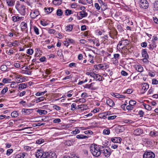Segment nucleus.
Returning a JSON list of instances; mask_svg holds the SVG:
<instances>
[{
  "instance_id": "nucleus-11",
  "label": "nucleus",
  "mask_w": 158,
  "mask_h": 158,
  "mask_svg": "<svg viewBox=\"0 0 158 158\" xmlns=\"http://www.w3.org/2000/svg\"><path fill=\"white\" fill-rule=\"evenodd\" d=\"M22 112L23 114L28 115L32 112V109L23 108L22 109Z\"/></svg>"
},
{
  "instance_id": "nucleus-61",
  "label": "nucleus",
  "mask_w": 158,
  "mask_h": 158,
  "mask_svg": "<svg viewBox=\"0 0 158 158\" xmlns=\"http://www.w3.org/2000/svg\"><path fill=\"white\" fill-rule=\"evenodd\" d=\"M69 156V158H80V157L78 155H76L75 154L71 155Z\"/></svg>"
},
{
  "instance_id": "nucleus-53",
  "label": "nucleus",
  "mask_w": 158,
  "mask_h": 158,
  "mask_svg": "<svg viewBox=\"0 0 158 158\" xmlns=\"http://www.w3.org/2000/svg\"><path fill=\"white\" fill-rule=\"evenodd\" d=\"M56 32V31L52 29H49L48 30V33L50 34H54Z\"/></svg>"
},
{
  "instance_id": "nucleus-8",
  "label": "nucleus",
  "mask_w": 158,
  "mask_h": 158,
  "mask_svg": "<svg viewBox=\"0 0 158 158\" xmlns=\"http://www.w3.org/2000/svg\"><path fill=\"white\" fill-rule=\"evenodd\" d=\"M39 11L37 10H34L33 12H31L30 16L32 19H34L39 15Z\"/></svg>"
},
{
  "instance_id": "nucleus-20",
  "label": "nucleus",
  "mask_w": 158,
  "mask_h": 158,
  "mask_svg": "<svg viewBox=\"0 0 158 158\" xmlns=\"http://www.w3.org/2000/svg\"><path fill=\"white\" fill-rule=\"evenodd\" d=\"M45 99L44 97H41L39 98H37L35 99V101L36 103H38L39 102L43 101Z\"/></svg>"
},
{
  "instance_id": "nucleus-29",
  "label": "nucleus",
  "mask_w": 158,
  "mask_h": 158,
  "mask_svg": "<svg viewBox=\"0 0 158 158\" xmlns=\"http://www.w3.org/2000/svg\"><path fill=\"white\" fill-rule=\"evenodd\" d=\"M11 116L13 118H16L18 116V114L17 111H13L11 114Z\"/></svg>"
},
{
  "instance_id": "nucleus-56",
  "label": "nucleus",
  "mask_w": 158,
  "mask_h": 158,
  "mask_svg": "<svg viewBox=\"0 0 158 158\" xmlns=\"http://www.w3.org/2000/svg\"><path fill=\"white\" fill-rule=\"evenodd\" d=\"M61 122V120L60 118H56L54 119L53 122L54 123H59Z\"/></svg>"
},
{
  "instance_id": "nucleus-1",
  "label": "nucleus",
  "mask_w": 158,
  "mask_h": 158,
  "mask_svg": "<svg viewBox=\"0 0 158 158\" xmlns=\"http://www.w3.org/2000/svg\"><path fill=\"white\" fill-rule=\"evenodd\" d=\"M103 148L102 146H94L92 147L90 149V152L93 156L95 157H98L101 154V151H102Z\"/></svg>"
},
{
  "instance_id": "nucleus-32",
  "label": "nucleus",
  "mask_w": 158,
  "mask_h": 158,
  "mask_svg": "<svg viewBox=\"0 0 158 158\" xmlns=\"http://www.w3.org/2000/svg\"><path fill=\"white\" fill-rule=\"evenodd\" d=\"M26 155V153L23 152L17 156L15 158H23Z\"/></svg>"
},
{
  "instance_id": "nucleus-41",
  "label": "nucleus",
  "mask_w": 158,
  "mask_h": 158,
  "mask_svg": "<svg viewBox=\"0 0 158 158\" xmlns=\"http://www.w3.org/2000/svg\"><path fill=\"white\" fill-rule=\"evenodd\" d=\"M8 91V88L7 87H5L4 89L1 91V94H5Z\"/></svg>"
},
{
  "instance_id": "nucleus-2",
  "label": "nucleus",
  "mask_w": 158,
  "mask_h": 158,
  "mask_svg": "<svg viewBox=\"0 0 158 158\" xmlns=\"http://www.w3.org/2000/svg\"><path fill=\"white\" fill-rule=\"evenodd\" d=\"M103 148L102 151H101V153L103 154L106 157H109L111 154L110 149L108 147H104L102 146Z\"/></svg>"
},
{
  "instance_id": "nucleus-59",
  "label": "nucleus",
  "mask_w": 158,
  "mask_h": 158,
  "mask_svg": "<svg viewBox=\"0 0 158 158\" xmlns=\"http://www.w3.org/2000/svg\"><path fill=\"white\" fill-rule=\"evenodd\" d=\"M123 122L125 123H132L133 122L131 120L127 119L124 120Z\"/></svg>"
},
{
  "instance_id": "nucleus-58",
  "label": "nucleus",
  "mask_w": 158,
  "mask_h": 158,
  "mask_svg": "<svg viewBox=\"0 0 158 158\" xmlns=\"http://www.w3.org/2000/svg\"><path fill=\"white\" fill-rule=\"evenodd\" d=\"M114 97H115L117 98H119V94L116 93H113L111 94Z\"/></svg>"
},
{
  "instance_id": "nucleus-15",
  "label": "nucleus",
  "mask_w": 158,
  "mask_h": 158,
  "mask_svg": "<svg viewBox=\"0 0 158 158\" xmlns=\"http://www.w3.org/2000/svg\"><path fill=\"white\" fill-rule=\"evenodd\" d=\"M143 133L142 130L140 128L135 130L134 131V134L136 135H139Z\"/></svg>"
},
{
  "instance_id": "nucleus-33",
  "label": "nucleus",
  "mask_w": 158,
  "mask_h": 158,
  "mask_svg": "<svg viewBox=\"0 0 158 158\" xmlns=\"http://www.w3.org/2000/svg\"><path fill=\"white\" fill-rule=\"evenodd\" d=\"M73 28V26L72 25H69L66 27V31H71Z\"/></svg>"
},
{
  "instance_id": "nucleus-42",
  "label": "nucleus",
  "mask_w": 158,
  "mask_h": 158,
  "mask_svg": "<svg viewBox=\"0 0 158 158\" xmlns=\"http://www.w3.org/2000/svg\"><path fill=\"white\" fill-rule=\"evenodd\" d=\"M33 52V50L32 49H28L27 50V53L28 54L31 55Z\"/></svg>"
},
{
  "instance_id": "nucleus-49",
  "label": "nucleus",
  "mask_w": 158,
  "mask_h": 158,
  "mask_svg": "<svg viewBox=\"0 0 158 158\" xmlns=\"http://www.w3.org/2000/svg\"><path fill=\"white\" fill-rule=\"evenodd\" d=\"M152 84L153 85H157L158 84V81L156 79L154 78L152 80Z\"/></svg>"
},
{
  "instance_id": "nucleus-44",
  "label": "nucleus",
  "mask_w": 158,
  "mask_h": 158,
  "mask_svg": "<svg viewBox=\"0 0 158 158\" xmlns=\"http://www.w3.org/2000/svg\"><path fill=\"white\" fill-rule=\"evenodd\" d=\"M44 142V139H38L36 141V143L38 144H40L41 143Z\"/></svg>"
},
{
  "instance_id": "nucleus-40",
  "label": "nucleus",
  "mask_w": 158,
  "mask_h": 158,
  "mask_svg": "<svg viewBox=\"0 0 158 158\" xmlns=\"http://www.w3.org/2000/svg\"><path fill=\"white\" fill-rule=\"evenodd\" d=\"M34 31L36 35H38L39 34V29L37 27H34Z\"/></svg>"
},
{
  "instance_id": "nucleus-60",
  "label": "nucleus",
  "mask_w": 158,
  "mask_h": 158,
  "mask_svg": "<svg viewBox=\"0 0 158 158\" xmlns=\"http://www.w3.org/2000/svg\"><path fill=\"white\" fill-rule=\"evenodd\" d=\"M76 64L74 63H70L69 64V66L70 67H74L76 68Z\"/></svg>"
},
{
  "instance_id": "nucleus-10",
  "label": "nucleus",
  "mask_w": 158,
  "mask_h": 158,
  "mask_svg": "<svg viewBox=\"0 0 158 158\" xmlns=\"http://www.w3.org/2000/svg\"><path fill=\"white\" fill-rule=\"evenodd\" d=\"M19 13L23 15H24L26 12L25 6L24 5H22L18 10Z\"/></svg>"
},
{
  "instance_id": "nucleus-47",
  "label": "nucleus",
  "mask_w": 158,
  "mask_h": 158,
  "mask_svg": "<svg viewBox=\"0 0 158 158\" xmlns=\"http://www.w3.org/2000/svg\"><path fill=\"white\" fill-rule=\"evenodd\" d=\"M103 133L105 135H109L110 133V130L109 129H104L103 130Z\"/></svg>"
},
{
  "instance_id": "nucleus-37",
  "label": "nucleus",
  "mask_w": 158,
  "mask_h": 158,
  "mask_svg": "<svg viewBox=\"0 0 158 158\" xmlns=\"http://www.w3.org/2000/svg\"><path fill=\"white\" fill-rule=\"evenodd\" d=\"M73 77V74H71L69 76H67L66 77H65L64 78H63L62 80H67L69 79H71Z\"/></svg>"
},
{
  "instance_id": "nucleus-6",
  "label": "nucleus",
  "mask_w": 158,
  "mask_h": 158,
  "mask_svg": "<svg viewBox=\"0 0 158 158\" xmlns=\"http://www.w3.org/2000/svg\"><path fill=\"white\" fill-rule=\"evenodd\" d=\"M44 152L43 150H38L37 152H36L35 156L37 158H44Z\"/></svg>"
},
{
  "instance_id": "nucleus-48",
  "label": "nucleus",
  "mask_w": 158,
  "mask_h": 158,
  "mask_svg": "<svg viewBox=\"0 0 158 158\" xmlns=\"http://www.w3.org/2000/svg\"><path fill=\"white\" fill-rule=\"evenodd\" d=\"M150 135L151 136H156L157 135V133L156 131L154 132L153 131H151L150 133Z\"/></svg>"
},
{
  "instance_id": "nucleus-55",
  "label": "nucleus",
  "mask_w": 158,
  "mask_h": 158,
  "mask_svg": "<svg viewBox=\"0 0 158 158\" xmlns=\"http://www.w3.org/2000/svg\"><path fill=\"white\" fill-rule=\"evenodd\" d=\"M144 114V112L142 110H140L138 112V114L140 115V117H143Z\"/></svg>"
},
{
  "instance_id": "nucleus-51",
  "label": "nucleus",
  "mask_w": 158,
  "mask_h": 158,
  "mask_svg": "<svg viewBox=\"0 0 158 158\" xmlns=\"http://www.w3.org/2000/svg\"><path fill=\"white\" fill-rule=\"evenodd\" d=\"M76 104L75 103H73L71 106V109L72 110H74L76 109Z\"/></svg>"
},
{
  "instance_id": "nucleus-63",
  "label": "nucleus",
  "mask_w": 158,
  "mask_h": 158,
  "mask_svg": "<svg viewBox=\"0 0 158 158\" xmlns=\"http://www.w3.org/2000/svg\"><path fill=\"white\" fill-rule=\"evenodd\" d=\"M119 56L120 55L118 54H115L114 55V57L116 60H117L118 59Z\"/></svg>"
},
{
  "instance_id": "nucleus-24",
  "label": "nucleus",
  "mask_w": 158,
  "mask_h": 158,
  "mask_svg": "<svg viewBox=\"0 0 158 158\" xmlns=\"http://www.w3.org/2000/svg\"><path fill=\"white\" fill-rule=\"evenodd\" d=\"M44 9L45 10V12L48 14L51 13L52 11L54 9L53 8L51 7H48L47 8L45 7L44 8Z\"/></svg>"
},
{
  "instance_id": "nucleus-38",
  "label": "nucleus",
  "mask_w": 158,
  "mask_h": 158,
  "mask_svg": "<svg viewBox=\"0 0 158 158\" xmlns=\"http://www.w3.org/2000/svg\"><path fill=\"white\" fill-rule=\"evenodd\" d=\"M107 113L108 112H107L106 113H104L105 114L104 115V114L103 113H102V114H100L99 115V117L100 118H103L104 119H105L106 118V117H105V114H106V115H108V114H107Z\"/></svg>"
},
{
  "instance_id": "nucleus-7",
  "label": "nucleus",
  "mask_w": 158,
  "mask_h": 158,
  "mask_svg": "<svg viewBox=\"0 0 158 158\" xmlns=\"http://www.w3.org/2000/svg\"><path fill=\"white\" fill-rule=\"evenodd\" d=\"M107 65H104L103 64H99L96 65L94 66V68L95 69H98L105 70L107 68Z\"/></svg>"
},
{
  "instance_id": "nucleus-25",
  "label": "nucleus",
  "mask_w": 158,
  "mask_h": 158,
  "mask_svg": "<svg viewBox=\"0 0 158 158\" xmlns=\"http://www.w3.org/2000/svg\"><path fill=\"white\" fill-rule=\"evenodd\" d=\"M76 138L79 139H82L88 138V137L87 136L84 135L80 134L77 135Z\"/></svg>"
},
{
  "instance_id": "nucleus-43",
  "label": "nucleus",
  "mask_w": 158,
  "mask_h": 158,
  "mask_svg": "<svg viewBox=\"0 0 158 158\" xmlns=\"http://www.w3.org/2000/svg\"><path fill=\"white\" fill-rule=\"evenodd\" d=\"M53 108L55 109L56 110H61V108L59 106H57L56 105H55L53 106Z\"/></svg>"
},
{
  "instance_id": "nucleus-36",
  "label": "nucleus",
  "mask_w": 158,
  "mask_h": 158,
  "mask_svg": "<svg viewBox=\"0 0 158 158\" xmlns=\"http://www.w3.org/2000/svg\"><path fill=\"white\" fill-rule=\"evenodd\" d=\"M66 42H67V44H69V43H74L75 41L73 39H68L66 40Z\"/></svg>"
},
{
  "instance_id": "nucleus-57",
  "label": "nucleus",
  "mask_w": 158,
  "mask_h": 158,
  "mask_svg": "<svg viewBox=\"0 0 158 158\" xmlns=\"http://www.w3.org/2000/svg\"><path fill=\"white\" fill-rule=\"evenodd\" d=\"M10 79L6 78H3L2 80V82L4 83H7L9 82Z\"/></svg>"
},
{
  "instance_id": "nucleus-28",
  "label": "nucleus",
  "mask_w": 158,
  "mask_h": 158,
  "mask_svg": "<svg viewBox=\"0 0 158 158\" xmlns=\"http://www.w3.org/2000/svg\"><path fill=\"white\" fill-rule=\"evenodd\" d=\"M102 77L101 75L99 74H96L94 79L96 80L101 81H102Z\"/></svg>"
},
{
  "instance_id": "nucleus-35",
  "label": "nucleus",
  "mask_w": 158,
  "mask_h": 158,
  "mask_svg": "<svg viewBox=\"0 0 158 158\" xmlns=\"http://www.w3.org/2000/svg\"><path fill=\"white\" fill-rule=\"evenodd\" d=\"M65 14L66 15H69L72 14V11L69 9L66 10H65Z\"/></svg>"
},
{
  "instance_id": "nucleus-22",
  "label": "nucleus",
  "mask_w": 158,
  "mask_h": 158,
  "mask_svg": "<svg viewBox=\"0 0 158 158\" xmlns=\"http://www.w3.org/2000/svg\"><path fill=\"white\" fill-rule=\"evenodd\" d=\"M135 68L136 70L139 72H141L143 71V68L139 65H136Z\"/></svg>"
},
{
  "instance_id": "nucleus-17",
  "label": "nucleus",
  "mask_w": 158,
  "mask_h": 158,
  "mask_svg": "<svg viewBox=\"0 0 158 158\" xmlns=\"http://www.w3.org/2000/svg\"><path fill=\"white\" fill-rule=\"evenodd\" d=\"M6 2L9 6L11 7L14 6L15 1L14 0H6Z\"/></svg>"
},
{
  "instance_id": "nucleus-27",
  "label": "nucleus",
  "mask_w": 158,
  "mask_h": 158,
  "mask_svg": "<svg viewBox=\"0 0 158 158\" xmlns=\"http://www.w3.org/2000/svg\"><path fill=\"white\" fill-rule=\"evenodd\" d=\"M27 87V84L25 83L20 84L19 85V89H23Z\"/></svg>"
},
{
  "instance_id": "nucleus-54",
  "label": "nucleus",
  "mask_w": 158,
  "mask_h": 158,
  "mask_svg": "<svg viewBox=\"0 0 158 158\" xmlns=\"http://www.w3.org/2000/svg\"><path fill=\"white\" fill-rule=\"evenodd\" d=\"M40 24L43 26H45L48 24L46 21H41Z\"/></svg>"
},
{
  "instance_id": "nucleus-46",
  "label": "nucleus",
  "mask_w": 158,
  "mask_h": 158,
  "mask_svg": "<svg viewBox=\"0 0 158 158\" xmlns=\"http://www.w3.org/2000/svg\"><path fill=\"white\" fill-rule=\"evenodd\" d=\"M134 107L130 105V104L126 106V109L128 110H133Z\"/></svg>"
},
{
  "instance_id": "nucleus-64",
  "label": "nucleus",
  "mask_w": 158,
  "mask_h": 158,
  "mask_svg": "<svg viewBox=\"0 0 158 158\" xmlns=\"http://www.w3.org/2000/svg\"><path fill=\"white\" fill-rule=\"evenodd\" d=\"M116 117V116L115 115H113V116H108L107 118L108 120H111V119H114V118H115Z\"/></svg>"
},
{
  "instance_id": "nucleus-19",
  "label": "nucleus",
  "mask_w": 158,
  "mask_h": 158,
  "mask_svg": "<svg viewBox=\"0 0 158 158\" xmlns=\"http://www.w3.org/2000/svg\"><path fill=\"white\" fill-rule=\"evenodd\" d=\"M148 46L149 49L151 51H152L153 50V49L155 48L156 47V45L155 43V42L154 41H153L152 43V44L149 45H148Z\"/></svg>"
},
{
  "instance_id": "nucleus-16",
  "label": "nucleus",
  "mask_w": 158,
  "mask_h": 158,
  "mask_svg": "<svg viewBox=\"0 0 158 158\" xmlns=\"http://www.w3.org/2000/svg\"><path fill=\"white\" fill-rule=\"evenodd\" d=\"M142 55L144 58H148L149 56L146 49H143L142 51Z\"/></svg>"
},
{
  "instance_id": "nucleus-30",
  "label": "nucleus",
  "mask_w": 158,
  "mask_h": 158,
  "mask_svg": "<svg viewBox=\"0 0 158 158\" xmlns=\"http://www.w3.org/2000/svg\"><path fill=\"white\" fill-rule=\"evenodd\" d=\"M7 69V66L6 65H2L0 67V69L2 71H6Z\"/></svg>"
},
{
  "instance_id": "nucleus-45",
  "label": "nucleus",
  "mask_w": 158,
  "mask_h": 158,
  "mask_svg": "<svg viewBox=\"0 0 158 158\" xmlns=\"http://www.w3.org/2000/svg\"><path fill=\"white\" fill-rule=\"evenodd\" d=\"M94 84V83L93 82V83H91L89 85L88 84H86L85 85V86H84V88L90 89L92 86V85L93 84Z\"/></svg>"
},
{
  "instance_id": "nucleus-3",
  "label": "nucleus",
  "mask_w": 158,
  "mask_h": 158,
  "mask_svg": "<svg viewBox=\"0 0 158 158\" xmlns=\"http://www.w3.org/2000/svg\"><path fill=\"white\" fill-rule=\"evenodd\" d=\"M149 4L146 0H140V6L141 8L144 9L148 8L149 6Z\"/></svg>"
},
{
  "instance_id": "nucleus-12",
  "label": "nucleus",
  "mask_w": 158,
  "mask_h": 158,
  "mask_svg": "<svg viewBox=\"0 0 158 158\" xmlns=\"http://www.w3.org/2000/svg\"><path fill=\"white\" fill-rule=\"evenodd\" d=\"M141 87L142 88V91L145 92V91H147V90L148 89L149 85L147 83H144L143 84H142Z\"/></svg>"
},
{
  "instance_id": "nucleus-14",
  "label": "nucleus",
  "mask_w": 158,
  "mask_h": 158,
  "mask_svg": "<svg viewBox=\"0 0 158 158\" xmlns=\"http://www.w3.org/2000/svg\"><path fill=\"white\" fill-rule=\"evenodd\" d=\"M106 103L110 107H113L114 105V103L113 100L109 98L107 99Z\"/></svg>"
},
{
  "instance_id": "nucleus-39",
  "label": "nucleus",
  "mask_w": 158,
  "mask_h": 158,
  "mask_svg": "<svg viewBox=\"0 0 158 158\" xmlns=\"http://www.w3.org/2000/svg\"><path fill=\"white\" fill-rule=\"evenodd\" d=\"M129 104L134 107V106L136 104V102L134 100H130L129 102Z\"/></svg>"
},
{
  "instance_id": "nucleus-52",
  "label": "nucleus",
  "mask_w": 158,
  "mask_h": 158,
  "mask_svg": "<svg viewBox=\"0 0 158 158\" xmlns=\"http://www.w3.org/2000/svg\"><path fill=\"white\" fill-rule=\"evenodd\" d=\"M13 150L12 149H10L7 151L6 154L7 155H10L13 152Z\"/></svg>"
},
{
  "instance_id": "nucleus-62",
  "label": "nucleus",
  "mask_w": 158,
  "mask_h": 158,
  "mask_svg": "<svg viewBox=\"0 0 158 158\" xmlns=\"http://www.w3.org/2000/svg\"><path fill=\"white\" fill-rule=\"evenodd\" d=\"M121 74L123 76H126L128 75V73L124 70H122L121 72Z\"/></svg>"
},
{
  "instance_id": "nucleus-23",
  "label": "nucleus",
  "mask_w": 158,
  "mask_h": 158,
  "mask_svg": "<svg viewBox=\"0 0 158 158\" xmlns=\"http://www.w3.org/2000/svg\"><path fill=\"white\" fill-rule=\"evenodd\" d=\"M62 2L61 0H54L53 1V3L55 5H59Z\"/></svg>"
},
{
  "instance_id": "nucleus-5",
  "label": "nucleus",
  "mask_w": 158,
  "mask_h": 158,
  "mask_svg": "<svg viewBox=\"0 0 158 158\" xmlns=\"http://www.w3.org/2000/svg\"><path fill=\"white\" fill-rule=\"evenodd\" d=\"M155 154L152 152H146L143 155V158H154Z\"/></svg>"
},
{
  "instance_id": "nucleus-13",
  "label": "nucleus",
  "mask_w": 158,
  "mask_h": 158,
  "mask_svg": "<svg viewBox=\"0 0 158 158\" xmlns=\"http://www.w3.org/2000/svg\"><path fill=\"white\" fill-rule=\"evenodd\" d=\"M122 139L119 137H115L111 138V141L113 143H120L122 141Z\"/></svg>"
},
{
  "instance_id": "nucleus-9",
  "label": "nucleus",
  "mask_w": 158,
  "mask_h": 158,
  "mask_svg": "<svg viewBox=\"0 0 158 158\" xmlns=\"http://www.w3.org/2000/svg\"><path fill=\"white\" fill-rule=\"evenodd\" d=\"M79 15L81 16V17H77L78 19L79 20L87 16L88 15V13L84 11H80L79 12Z\"/></svg>"
},
{
  "instance_id": "nucleus-34",
  "label": "nucleus",
  "mask_w": 158,
  "mask_h": 158,
  "mask_svg": "<svg viewBox=\"0 0 158 158\" xmlns=\"http://www.w3.org/2000/svg\"><path fill=\"white\" fill-rule=\"evenodd\" d=\"M63 12L61 10L58 9L56 11V14L58 16H61L62 15Z\"/></svg>"
},
{
  "instance_id": "nucleus-50",
  "label": "nucleus",
  "mask_w": 158,
  "mask_h": 158,
  "mask_svg": "<svg viewBox=\"0 0 158 158\" xmlns=\"http://www.w3.org/2000/svg\"><path fill=\"white\" fill-rule=\"evenodd\" d=\"M80 132V131L78 129H76L74 131L72 132V134H76Z\"/></svg>"
},
{
  "instance_id": "nucleus-4",
  "label": "nucleus",
  "mask_w": 158,
  "mask_h": 158,
  "mask_svg": "<svg viewBox=\"0 0 158 158\" xmlns=\"http://www.w3.org/2000/svg\"><path fill=\"white\" fill-rule=\"evenodd\" d=\"M56 154L54 152H44V158H56Z\"/></svg>"
},
{
  "instance_id": "nucleus-18",
  "label": "nucleus",
  "mask_w": 158,
  "mask_h": 158,
  "mask_svg": "<svg viewBox=\"0 0 158 158\" xmlns=\"http://www.w3.org/2000/svg\"><path fill=\"white\" fill-rule=\"evenodd\" d=\"M24 81L23 78H21L20 76H17L16 77L15 81L17 83H20L23 82Z\"/></svg>"
},
{
  "instance_id": "nucleus-26",
  "label": "nucleus",
  "mask_w": 158,
  "mask_h": 158,
  "mask_svg": "<svg viewBox=\"0 0 158 158\" xmlns=\"http://www.w3.org/2000/svg\"><path fill=\"white\" fill-rule=\"evenodd\" d=\"M21 28L22 30L25 29L27 28V24L24 22H23L21 23Z\"/></svg>"
},
{
  "instance_id": "nucleus-21",
  "label": "nucleus",
  "mask_w": 158,
  "mask_h": 158,
  "mask_svg": "<svg viewBox=\"0 0 158 158\" xmlns=\"http://www.w3.org/2000/svg\"><path fill=\"white\" fill-rule=\"evenodd\" d=\"M37 112L40 115L43 114H46L47 113V111L45 110H38Z\"/></svg>"
},
{
  "instance_id": "nucleus-31",
  "label": "nucleus",
  "mask_w": 158,
  "mask_h": 158,
  "mask_svg": "<svg viewBox=\"0 0 158 158\" xmlns=\"http://www.w3.org/2000/svg\"><path fill=\"white\" fill-rule=\"evenodd\" d=\"M20 19V17L18 16H13L12 17V20L14 22L18 21Z\"/></svg>"
}]
</instances>
